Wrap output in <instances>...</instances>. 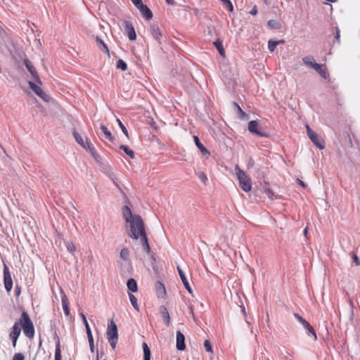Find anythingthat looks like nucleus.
Instances as JSON below:
<instances>
[{"label": "nucleus", "mask_w": 360, "mask_h": 360, "mask_svg": "<svg viewBox=\"0 0 360 360\" xmlns=\"http://www.w3.org/2000/svg\"><path fill=\"white\" fill-rule=\"evenodd\" d=\"M122 214L126 221L127 235L133 239L140 238L143 250L149 253L150 248L142 218L138 214H133L130 208L127 205L122 207Z\"/></svg>", "instance_id": "nucleus-1"}, {"label": "nucleus", "mask_w": 360, "mask_h": 360, "mask_svg": "<svg viewBox=\"0 0 360 360\" xmlns=\"http://www.w3.org/2000/svg\"><path fill=\"white\" fill-rule=\"evenodd\" d=\"M22 326L24 334L29 338H32L34 335V325L26 311H23L21 314V318L18 321Z\"/></svg>", "instance_id": "nucleus-2"}, {"label": "nucleus", "mask_w": 360, "mask_h": 360, "mask_svg": "<svg viewBox=\"0 0 360 360\" xmlns=\"http://www.w3.org/2000/svg\"><path fill=\"white\" fill-rule=\"evenodd\" d=\"M106 335L110 345L112 349H115L118 341V330L117 325L113 321H110L108 324Z\"/></svg>", "instance_id": "nucleus-3"}, {"label": "nucleus", "mask_w": 360, "mask_h": 360, "mask_svg": "<svg viewBox=\"0 0 360 360\" xmlns=\"http://www.w3.org/2000/svg\"><path fill=\"white\" fill-rule=\"evenodd\" d=\"M236 172L240 188L245 192L250 191L252 188L250 178L238 165L236 166Z\"/></svg>", "instance_id": "nucleus-4"}, {"label": "nucleus", "mask_w": 360, "mask_h": 360, "mask_svg": "<svg viewBox=\"0 0 360 360\" xmlns=\"http://www.w3.org/2000/svg\"><path fill=\"white\" fill-rule=\"evenodd\" d=\"M4 283L7 293H10L13 288V279L6 264L4 265Z\"/></svg>", "instance_id": "nucleus-5"}, {"label": "nucleus", "mask_w": 360, "mask_h": 360, "mask_svg": "<svg viewBox=\"0 0 360 360\" xmlns=\"http://www.w3.org/2000/svg\"><path fill=\"white\" fill-rule=\"evenodd\" d=\"M149 32L153 39L159 44H162V39L163 38V34L159 27V26L153 23L149 27Z\"/></svg>", "instance_id": "nucleus-6"}, {"label": "nucleus", "mask_w": 360, "mask_h": 360, "mask_svg": "<svg viewBox=\"0 0 360 360\" xmlns=\"http://www.w3.org/2000/svg\"><path fill=\"white\" fill-rule=\"evenodd\" d=\"M28 84L30 89L44 101H49V96L39 86L31 81L28 82Z\"/></svg>", "instance_id": "nucleus-7"}, {"label": "nucleus", "mask_w": 360, "mask_h": 360, "mask_svg": "<svg viewBox=\"0 0 360 360\" xmlns=\"http://www.w3.org/2000/svg\"><path fill=\"white\" fill-rule=\"evenodd\" d=\"M248 130L252 134H255L261 137H267L266 132L259 130V122L256 120H252L248 123Z\"/></svg>", "instance_id": "nucleus-8"}, {"label": "nucleus", "mask_w": 360, "mask_h": 360, "mask_svg": "<svg viewBox=\"0 0 360 360\" xmlns=\"http://www.w3.org/2000/svg\"><path fill=\"white\" fill-rule=\"evenodd\" d=\"M24 63H25V65L26 68L30 72V73L31 74V75L33 77V79H34V81L37 84H41V79L39 78V76L38 75L37 72L36 71V70H35L34 67L33 66L32 62L30 61L28 59H25Z\"/></svg>", "instance_id": "nucleus-9"}, {"label": "nucleus", "mask_w": 360, "mask_h": 360, "mask_svg": "<svg viewBox=\"0 0 360 360\" xmlns=\"http://www.w3.org/2000/svg\"><path fill=\"white\" fill-rule=\"evenodd\" d=\"M124 30L128 34V37L131 41H134L136 39V34L133 25L129 21L124 22Z\"/></svg>", "instance_id": "nucleus-10"}, {"label": "nucleus", "mask_w": 360, "mask_h": 360, "mask_svg": "<svg viewBox=\"0 0 360 360\" xmlns=\"http://www.w3.org/2000/svg\"><path fill=\"white\" fill-rule=\"evenodd\" d=\"M176 348L178 350L183 351L186 349L185 337L184 334L178 330L176 332Z\"/></svg>", "instance_id": "nucleus-11"}, {"label": "nucleus", "mask_w": 360, "mask_h": 360, "mask_svg": "<svg viewBox=\"0 0 360 360\" xmlns=\"http://www.w3.org/2000/svg\"><path fill=\"white\" fill-rule=\"evenodd\" d=\"M177 271L184 287L191 295H193V290L191 289V287L190 286V284L186 278V275L184 274V273L179 266H177Z\"/></svg>", "instance_id": "nucleus-12"}, {"label": "nucleus", "mask_w": 360, "mask_h": 360, "mask_svg": "<svg viewBox=\"0 0 360 360\" xmlns=\"http://www.w3.org/2000/svg\"><path fill=\"white\" fill-rule=\"evenodd\" d=\"M136 8L140 11V12L141 13L143 16L146 20H148L153 18L152 11L149 9V8L146 5H145L142 3L139 6H138Z\"/></svg>", "instance_id": "nucleus-13"}, {"label": "nucleus", "mask_w": 360, "mask_h": 360, "mask_svg": "<svg viewBox=\"0 0 360 360\" xmlns=\"http://www.w3.org/2000/svg\"><path fill=\"white\" fill-rule=\"evenodd\" d=\"M160 313L161 314L162 319L163 320L164 323L168 327L170 325V316L167 311V309L165 306H161L160 307Z\"/></svg>", "instance_id": "nucleus-14"}, {"label": "nucleus", "mask_w": 360, "mask_h": 360, "mask_svg": "<svg viewBox=\"0 0 360 360\" xmlns=\"http://www.w3.org/2000/svg\"><path fill=\"white\" fill-rule=\"evenodd\" d=\"M194 142L197 146V148L199 149V150L201 152L202 155L205 157H208L210 155V152L207 150V149L200 143V139L197 136H193Z\"/></svg>", "instance_id": "nucleus-15"}, {"label": "nucleus", "mask_w": 360, "mask_h": 360, "mask_svg": "<svg viewBox=\"0 0 360 360\" xmlns=\"http://www.w3.org/2000/svg\"><path fill=\"white\" fill-rule=\"evenodd\" d=\"M96 41L97 43V46L99 48L101 51H102L104 53L107 54L108 56H110V51L108 49V46L103 41V39H101L99 37H96Z\"/></svg>", "instance_id": "nucleus-16"}, {"label": "nucleus", "mask_w": 360, "mask_h": 360, "mask_svg": "<svg viewBox=\"0 0 360 360\" xmlns=\"http://www.w3.org/2000/svg\"><path fill=\"white\" fill-rule=\"evenodd\" d=\"M73 135H74V137H75L76 141L82 147H83L84 149L87 150L88 149V145L86 144V141H85L84 140V139L82 138V136L78 132H77L76 131H73ZM85 139H86V140L87 139L88 141H89V139H87L86 137Z\"/></svg>", "instance_id": "nucleus-17"}, {"label": "nucleus", "mask_w": 360, "mask_h": 360, "mask_svg": "<svg viewBox=\"0 0 360 360\" xmlns=\"http://www.w3.org/2000/svg\"><path fill=\"white\" fill-rule=\"evenodd\" d=\"M155 288L158 297L164 298L166 295V290L165 285L161 282H157Z\"/></svg>", "instance_id": "nucleus-18"}, {"label": "nucleus", "mask_w": 360, "mask_h": 360, "mask_svg": "<svg viewBox=\"0 0 360 360\" xmlns=\"http://www.w3.org/2000/svg\"><path fill=\"white\" fill-rule=\"evenodd\" d=\"M62 305L64 310V313L67 317H70V310L67 297L64 295L62 296Z\"/></svg>", "instance_id": "nucleus-19"}, {"label": "nucleus", "mask_w": 360, "mask_h": 360, "mask_svg": "<svg viewBox=\"0 0 360 360\" xmlns=\"http://www.w3.org/2000/svg\"><path fill=\"white\" fill-rule=\"evenodd\" d=\"M20 333H21L20 323L18 322V321L14 323L9 336L19 337L20 335Z\"/></svg>", "instance_id": "nucleus-20"}, {"label": "nucleus", "mask_w": 360, "mask_h": 360, "mask_svg": "<svg viewBox=\"0 0 360 360\" xmlns=\"http://www.w3.org/2000/svg\"><path fill=\"white\" fill-rule=\"evenodd\" d=\"M101 129L102 130L104 136L106 139H108L110 142H113L115 140L114 136L112 135L111 132L108 129V128L103 125H101Z\"/></svg>", "instance_id": "nucleus-21"}, {"label": "nucleus", "mask_w": 360, "mask_h": 360, "mask_svg": "<svg viewBox=\"0 0 360 360\" xmlns=\"http://www.w3.org/2000/svg\"><path fill=\"white\" fill-rule=\"evenodd\" d=\"M302 61L304 63V65L313 68L314 65H316V62L314 60V58L312 56H307L302 58Z\"/></svg>", "instance_id": "nucleus-22"}, {"label": "nucleus", "mask_w": 360, "mask_h": 360, "mask_svg": "<svg viewBox=\"0 0 360 360\" xmlns=\"http://www.w3.org/2000/svg\"><path fill=\"white\" fill-rule=\"evenodd\" d=\"M86 144L88 145V149L86 150L89 151L91 153V154L92 155V156L94 158V159L96 160V161H98V159H99V155L96 153V150H95V148L94 147V146L92 145V143L90 142V141H88L86 139Z\"/></svg>", "instance_id": "nucleus-23"}, {"label": "nucleus", "mask_w": 360, "mask_h": 360, "mask_svg": "<svg viewBox=\"0 0 360 360\" xmlns=\"http://www.w3.org/2000/svg\"><path fill=\"white\" fill-rule=\"evenodd\" d=\"M127 285L131 292H136L138 290L136 281L134 278H129L127 282Z\"/></svg>", "instance_id": "nucleus-24"}, {"label": "nucleus", "mask_w": 360, "mask_h": 360, "mask_svg": "<svg viewBox=\"0 0 360 360\" xmlns=\"http://www.w3.org/2000/svg\"><path fill=\"white\" fill-rule=\"evenodd\" d=\"M301 324L304 326L305 329H307L310 333L313 335L314 339H316V334L314 329L305 319L302 321Z\"/></svg>", "instance_id": "nucleus-25"}, {"label": "nucleus", "mask_w": 360, "mask_h": 360, "mask_svg": "<svg viewBox=\"0 0 360 360\" xmlns=\"http://www.w3.org/2000/svg\"><path fill=\"white\" fill-rule=\"evenodd\" d=\"M143 359L150 360V350L146 342L143 343Z\"/></svg>", "instance_id": "nucleus-26"}, {"label": "nucleus", "mask_w": 360, "mask_h": 360, "mask_svg": "<svg viewBox=\"0 0 360 360\" xmlns=\"http://www.w3.org/2000/svg\"><path fill=\"white\" fill-rule=\"evenodd\" d=\"M120 148L123 150L127 155H128L131 159L135 158L134 153L132 150H131L127 146L121 145Z\"/></svg>", "instance_id": "nucleus-27"}, {"label": "nucleus", "mask_w": 360, "mask_h": 360, "mask_svg": "<svg viewBox=\"0 0 360 360\" xmlns=\"http://www.w3.org/2000/svg\"><path fill=\"white\" fill-rule=\"evenodd\" d=\"M310 140L313 142V143L319 149L322 150L324 148V146L319 141L318 135H315L313 137L310 138Z\"/></svg>", "instance_id": "nucleus-28"}, {"label": "nucleus", "mask_w": 360, "mask_h": 360, "mask_svg": "<svg viewBox=\"0 0 360 360\" xmlns=\"http://www.w3.org/2000/svg\"><path fill=\"white\" fill-rule=\"evenodd\" d=\"M129 300H130V302L132 304V306L134 307V308L136 310V311H139V305H138V303H137V299L136 297L131 293H129Z\"/></svg>", "instance_id": "nucleus-29"}, {"label": "nucleus", "mask_w": 360, "mask_h": 360, "mask_svg": "<svg viewBox=\"0 0 360 360\" xmlns=\"http://www.w3.org/2000/svg\"><path fill=\"white\" fill-rule=\"evenodd\" d=\"M214 44L215 46V47L217 48V49L218 50V51L219 52L220 55L224 56L225 54V51L223 48L221 41L217 40L214 43Z\"/></svg>", "instance_id": "nucleus-30"}, {"label": "nucleus", "mask_w": 360, "mask_h": 360, "mask_svg": "<svg viewBox=\"0 0 360 360\" xmlns=\"http://www.w3.org/2000/svg\"><path fill=\"white\" fill-rule=\"evenodd\" d=\"M282 42V41H281ZM280 43V41L269 40L268 42V49L270 52H274L277 45Z\"/></svg>", "instance_id": "nucleus-31"}, {"label": "nucleus", "mask_w": 360, "mask_h": 360, "mask_svg": "<svg viewBox=\"0 0 360 360\" xmlns=\"http://www.w3.org/2000/svg\"><path fill=\"white\" fill-rule=\"evenodd\" d=\"M195 174L204 184H206L207 181V175L203 172H196Z\"/></svg>", "instance_id": "nucleus-32"}, {"label": "nucleus", "mask_w": 360, "mask_h": 360, "mask_svg": "<svg viewBox=\"0 0 360 360\" xmlns=\"http://www.w3.org/2000/svg\"><path fill=\"white\" fill-rule=\"evenodd\" d=\"M117 68L120 69L123 71L126 70L127 68V63L122 59H119L117 63Z\"/></svg>", "instance_id": "nucleus-33"}, {"label": "nucleus", "mask_w": 360, "mask_h": 360, "mask_svg": "<svg viewBox=\"0 0 360 360\" xmlns=\"http://www.w3.org/2000/svg\"><path fill=\"white\" fill-rule=\"evenodd\" d=\"M129 257V251L127 248L122 249L120 252V257L124 260H128Z\"/></svg>", "instance_id": "nucleus-34"}, {"label": "nucleus", "mask_w": 360, "mask_h": 360, "mask_svg": "<svg viewBox=\"0 0 360 360\" xmlns=\"http://www.w3.org/2000/svg\"><path fill=\"white\" fill-rule=\"evenodd\" d=\"M233 105L236 108L238 112V114H239V117L240 118H243L244 117L246 116V114L245 113V112L241 109V108L238 105V103H233Z\"/></svg>", "instance_id": "nucleus-35"}, {"label": "nucleus", "mask_w": 360, "mask_h": 360, "mask_svg": "<svg viewBox=\"0 0 360 360\" xmlns=\"http://www.w3.org/2000/svg\"><path fill=\"white\" fill-rule=\"evenodd\" d=\"M55 360H61L60 345L58 343L55 352Z\"/></svg>", "instance_id": "nucleus-36"}, {"label": "nucleus", "mask_w": 360, "mask_h": 360, "mask_svg": "<svg viewBox=\"0 0 360 360\" xmlns=\"http://www.w3.org/2000/svg\"><path fill=\"white\" fill-rule=\"evenodd\" d=\"M117 121L118 125L120 127V129H122V132L124 134L125 136H127L128 137L129 134H128V131H127V128L124 127V125L122 123V122L119 119H117Z\"/></svg>", "instance_id": "nucleus-37"}, {"label": "nucleus", "mask_w": 360, "mask_h": 360, "mask_svg": "<svg viewBox=\"0 0 360 360\" xmlns=\"http://www.w3.org/2000/svg\"><path fill=\"white\" fill-rule=\"evenodd\" d=\"M204 347L207 352L212 353V347L209 340H205L204 342Z\"/></svg>", "instance_id": "nucleus-38"}, {"label": "nucleus", "mask_w": 360, "mask_h": 360, "mask_svg": "<svg viewBox=\"0 0 360 360\" xmlns=\"http://www.w3.org/2000/svg\"><path fill=\"white\" fill-rule=\"evenodd\" d=\"M351 256L353 262L355 263L356 266L360 265V259L357 257V255L354 252H351Z\"/></svg>", "instance_id": "nucleus-39"}, {"label": "nucleus", "mask_w": 360, "mask_h": 360, "mask_svg": "<svg viewBox=\"0 0 360 360\" xmlns=\"http://www.w3.org/2000/svg\"><path fill=\"white\" fill-rule=\"evenodd\" d=\"M324 65H321V64H319V63H316V65H314V66L312 68L314 70H315L318 73L320 72L323 68H324Z\"/></svg>", "instance_id": "nucleus-40"}, {"label": "nucleus", "mask_w": 360, "mask_h": 360, "mask_svg": "<svg viewBox=\"0 0 360 360\" xmlns=\"http://www.w3.org/2000/svg\"><path fill=\"white\" fill-rule=\"evenodd\" d=\"M25 356L22 353H16L14 354L13 360H24Z\"/></svg>", "instance_id": "nucleus-41"}, {"label": "nucleus", "mask_w": 360, "mask_h": 360, "mask_svg": "<svg viewBox=\"0 0 360 360\" xmlns=\"http://www.w3.org/2000/svg\"><path fill=\"white\" fill-rule=\"evenodd\" d=\"M307 131L309 139L316 135L308 125H307Z\"/></svg>", "instance_id": "nucleus-42"}, {"label": "nucleus", "mask_w": 360, "mask_h": 360, "mask_svg": "<svg viewBox=\"0 0 360 360\" xmlns=\"http://www.w3.org/2000/svg\"><path fill=\"white\" fill-rule=\"evenodd\" d=\"M89 347L91 352H94V338L93 337L88 338Z\"/></svg>", "instance_id": "nucleus-43"}, {"label": "nucleus", "mask_w": 360, "mask_h": 360, "mask_svg": "<svg viewBox=\"0 0 360 360\" xmlns=\"http://www.w3.org/2000/svg\"><path fill=\"white\" fill-rule=\"evenodd\" d=\"M254 165H255V161H254L253 158H250L248 159V168H252V167H254Z\"/></svg>", "instance_id": "nucleus-44"}, {"label": "nucleus", "mask_w": 360, "mask_h": 360, "mask_svg": "<svg viewBox=\"0 0 360 360\" xmlns=\"http://www.w3.org/2000/svg\"><path fill=\"white\" fill-rule=\"evenodd\" d=\"M268 25L273 28H278L277 22L275 20H271L268 22Z\"/></svg>", "instance_id": "nucleus-45"}, {"label": "nucleus", "mask_w": 360, "mask_h": 360, "mask_svg": "<svg viewBox=\"0 0 360 360\" xmlns=\"http://www.w3.org/2000/svg\"><path fill=\"white\" fill-rule=\"evenodd\" d=\"M319 74L324 79L328 77V74L326 72V68H324Z\"/></svg>", "instance_id": "nucleus-46"}, {"label": "nucleus", "mask_w": 360, "mask_h": 360, "mask_svg": "<svg viewBox=\"0 0 360 360\" xmlns=\"http://www.w3.org/2000/svg\"><path fill=\"white\" fill-rule=\"evenodd\" d=\"M319 74L324 79L328 77V74L326 72V68H324Z\"/></svg>", "instance_id": "nucleus-47"}, {"label": "nucleus", "mask_w": 360, "mask_h": 360, "mask_svg": "<svg viewBox=\"0 0 360 360\" xmlns=\"http://www.w3.org/2000/svg\"><path fill=\"white\" fill-rule=\"evenodd\" d=\"M67 248L70 252H74L76 250L75 246L72 243H68Z\"/></svg>", "instance_id": "nucleus-48"}, {"label": "nucleus", "mask_w": 360, "mask_h": 360, "mask_svg": "<svg viewBox=\"0 0 360 360\" xmlns=\"http://www.w3.org/2000/svg\"><path fill=\"white\" fill-rule=\"evenodd\" d=\"M80 316H81L82 319V321H83V323H84V326H85V328H86L87 326H89V323H88V321H87V320H86V318L85 315H84L83 313H81V314H80Z\"/></svg>", "instance_id": "nucleus-49"}, {"label": "nucleus", "mask_w": 360, "mask_h": 360, "mask_svg": "<svg viewBox=\"0 0 360 360\" xmlns=\"http://www.w3.org/2000/svg\"><path fill=\"white\" fill-rule=\"evenodd\" d=\"M335 29H336V33H335V39L339 43L340 37V30L338 29V27H336Z\"/></svg>", "instance_id": "nucleus-50"}, {"label": "nucleus", "mask_w": 360, "mask_h": 360, "mask_svg": "<svg viewBox=\"0 0 360 360\" xmlns=\"http://www.w3.org/2000/svg\"><path fill=\"white\" fill-rule=\"evenodd\" d=\"M86 335H87V338H88L93 337L92 333H91V328H90L89 326H87L86 327Z\"/></svg>", "instance_id": "nucleus-51"}, {"label": "nucleus", "mask_w": 360, "mask_h": 360, "mask_svg": "<svg viewBox=\"0 0 360 360\" xmlns=\"http://www.w3.org/2000/svg\"><path fill=\"white\" fill-rule=\"evenodd\" d=\"M10 338L12 340V344L14 347L16 346L17 340L18 337L16 336H10Z\"/></svg>", "instance_id": "nucleus-52"}, {"label": "nucleus", "mask_w": 360, "mask_h": 360, "mask_svg": "<svg viewBox=\"0 0 360 360\" xmlns=\"http://www.w3.org/2000/svg\"><path fill=\"white\" fill-rule=\"evenodd\" d=\"M131 1L136 6V7L139 6L143 3L142 0H131Z\"/></svg>", "instance_id": "nucleus-53"}, {"label": "nucleus", "mask_w": 360, "mask_h": 360, "mask_svg": "<svg viewBox=\"0 0 360 360\" xmlns=\"http://www.w3.org/2000/svg\"><path fill=\"white\" fill-rule=\"evenodd\" d=\"M257 6H253V8L250 10V13L251 15H256V14H257Z\"/></svg>", "instance_id": "nucleus-54"}, {"label": "nucleus", "mask_w": 360, "mask_h": 360, "mask_svg": "<svg viewBox=\"0 0 360 360\" xmlns=\"http://www.w3.org/2000/svg\"><path fill=\"white\" fill-rule=\"evenodd\" d=\"M189 313L191 315L192 318L195 320V315L193 311V307L192 306L189 307Z\"/></svg>", "instance_id": "nucleus-55"}, {"label": "nucleus", "mask_w": 360, "mask_h": 360, "mask_svg": "<svg viewBox=\"0 0 360 360\" xmlns=\"http://www.w3.org/2000/svg\"><path fill=\"white\" fill-rule=\"evenodd\" d=\"M294 316L297 319V321L301 323L302 322V321L304 320V319L302 317H301L300 315H298L297 314H294Z\"/></svg>", "instance_id": "nucleus-56"}, {"label": "nucleus", "mask_w": 360, "mask_h": 360, "mask_svg": "<svg viewBox=\"0 0 360 360\" xmlns=\"http://www.w3.org/2000/svg\"><path fill=\"white\" fill-rule=\"evenodd\" d=\"M15 295H16L17 297H18V296H19V295H20V292H21V291H20V288L19 286H18V285H17V286L15 287Z\"/></svg>", "instance_id": "nucleus-57"}, {"label": "nucleus", "mask_w": 360, "mask_h": 360, "mask_svg": "<svg viewBox=\"0 0 360 360\" xmlns=\"http://www.w3.org/2000/svg\"><path fill=\"white\" fill-rule=\"evenodd\" d=\"M297 181L298 184H299L300 185H301L302 187H304H304H306L305 184H304L302 181H301V180H300V179H297Z\"/></svg>", "instance_id": "nucleus-58"}, {"label": "nucleus", "mask_w": 360, "mask_h": 360, "mask_svg": "<svg viewBox=\"0 0 360 360\" xmlns=\"http://www.w3.org/2000/svg\"><path fill=\"white\" fill-rule=\"evenodd\" d=\"M167 3L169 4H174V0H166Z\"/></svg>", "instance_id": "nucleus-59"}, {"label": "nucleus", "mask_w": 360, "mask_h": 360, "mask_svg": "<svg viewBox=\"0 0 360 360\" xmlns=\"http://www.w3.org/2000/svg\"><path fill=\"white\" fill-rule=\"evenodd\" d=\"M307 229H304V235H306V234H307Z\"/></svg>", "instance_id": "nucleus-60"}]
</instances>
